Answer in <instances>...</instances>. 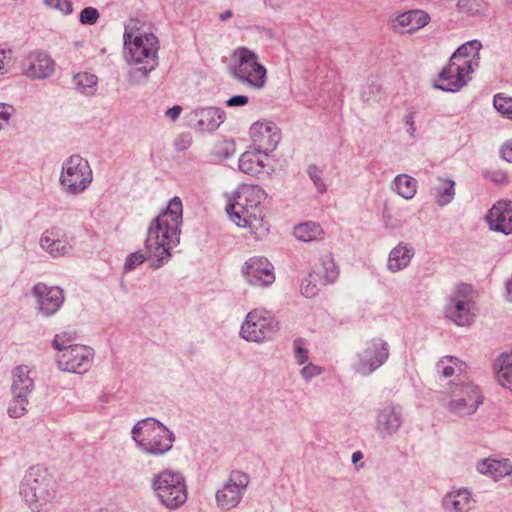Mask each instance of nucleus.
I'll list each match as a JSON object with an SVG mask.
<instances>
[{
    "mask_svg": "<svg viewBox=\"0 0 512 512\" xmlns=\"http://www.w3.org/2000/svg\"><path fill=\"white\" fill-rule=\"evenodd\" d=\"M182 223L183 205L181 199L176 196L168 202L166 209L151 221L145 241L146 255L141 251L129 254L123 266L124 272L134 270L146 258L153 260L150 265L152 269H159L165 265L171 257V250L180 243Z\"/></svg>",
    "mask_w": 512,
    "mask_h": 512,
    "instance_id": "obj_1",
    "label": "nucleus"
},
{
    "mask_svg": "<svg viewBox=\"0 0 512 512\" xmlns=\"http://www.w3.org/2000/svg\"><path fill=\"white\" fill-rule=\"evenodd\" d=\"M138 21L130 19L125 25L123 41L131 66L128 81L132 85L147 82L150 73L158 66L159 41L153 33H142Z\"/></svg>",
    "mask_w": 512,
    "mask_h": 512,
    "instance_id": "obj_2",
    "label": "nucleus"
},
{
    "mask_svg": "<svg viewBox=\"0 0 512 512\" xmlns=\"http://www.w3.org/2000/svg\"><path fill=\"white\" fill-rule=\"evenodd\" d=\"M19 493L31 512H51L58 500L60 485L52 472L36 465L25 472Z\"/></svg>",
    "mask_w": 512,
    "mask_h": 512,
    "instance_id": "obj_3",
    "label": "nucleus"
},
{
    "mask_svg": "<svg viewBox=\"0 0 512 512\" xmlns=\"http://www.w3.org/2000/svg\"><path fill=\"white\" fill-rule=\"evenodd\" d=\"M266 197V192L260 186L242 184L227 204L226 212L238 227L249 228L256 234L259 229L265 228L263 201Z\"/></svg>",
    "mask_w": 512,
    "mask_h": 512,
    "instance_id": "obj_4",
    "label": "nucleus"
},
{
    "mask_svg": "<svg viewBox=\"0 0 512 512\" xmlns=\"http://www.w3.org/2000/svg\"><path fill=\"white\" fill-rule=\"evenodd\" d=\"M131 435L139 451L153 457L169 452L176 439L170 429L152 417L139 420L133 426Z\"/></svg>",
    "mask_w": 512,
    "mask_h": 512,
    "instance_id": "obj_5",
    "label": "nucleus"
},
{
    "mask_svg": "<svg viewBox=\"0 0 512 512\" xmlns=\"http://www.w3.org/2000/svg\"><path fill=\"white\" fill-rule=\"evenodd\" d=\"M151 488L158 502L168 510L182 507L188 498L185 477L178 471L165 469L151 479Z\"/></svg>",
    "mask_w": 512,
    "mask_h": 512,
    "instance_id": "obj_6",
    "label": "nucleus"
},
{
    "mask_svg": "<svg viewBox=\"0 0 512 512\" xmlns=\"http://www.w3.org/2000/svg\"><path fill=\"white\" fill-rule=\"evenodd\" d=\"M229 74L239 83L257 90L267 82L266 68L259 62L257 54L246 47H239L233 52Z\"/></svg>",
    "mask_w": 512,
    "mask_h": 512,
    "instance_id": "obj_7",
    "label": "nucleus"
},
{
    "mask_svg": "<svg viewBox=\"0 0 512 512\" xmlns=\"http://www.w3.org/2000/svg\"><path fill=\"white\" fill-rule=\"evenodd\" d=\"M484 400L481 387L474 382H451L444 400V408L454 416L468 417L477 413Z\"/></svg>",
    "mask_w": 512,
    "mask_h": 512,
    "instance_id": "obj_8",
    "label": "nucleus"
},
{
    "mask_svg": "<svg viewBox=\"0 0 512 512\" xmlns=\"http://www.w3.org/2000/svg\"><path fill=\"white\" fill-rule=\"evenodd\" d=\"M92 181L90 164L80 155H71L63 162L59 183L65 194L78 196L90 187Z\"/></svg>",
    "mask_w": 512,
    "mask_h": 512,
    "instance_id": "obj_9",
    "label": "nucleus"
},
{
    "mask_svg": "<svg viewBox=\"0 0 512 512\" xmlns=\"http://www.w3.org/2000/svg\"><path fill=\"white\" fill-rule=\"evenodd\" d=\"M279 323L275 316L263 308L248 312L241 324L239 335L247 342L257 344L272 340L278 333Z\"/></svg>",
    "mask_w": 512,
    "mask_h": 512,
    "instance_id": "obj_10",
    "label": "nucleus"
},
{
    "mask_svg": "<svg viewBox=\"0 0 512 512\" xmlns=\"http://www.w3.org/2000/svg\"><path fill=\"white\" fill-rule=\"evenodd\" d=\"M475 292L469 284H459L445 305V316L457 326H469L476 316Z\"/></svg>",
    "mask_w": 512,
    "mask_h": 512,
    "instance_id": "obj_11",
    "label": "nucleus"
},
{
    "mask_svg": "<svg viewBox=\"0 0 512 512\" xmlns=\"http://www.w3.org/2000/svg\"><path fill=\"white\" fill-rule=\"evenodd\" d=\"M389 354V344L381 338H373L356 354L352 369L361 376H369L386 363Z\"/></svg>",
    "mask_w": 512,
    "mask_h": 512,
    "instance_id": "obj_12",
    "label": "nucleus"
},
{
    "mask_svg": "<svg viewBox=\"0 0 512 512\" xmlns=\"http://www.w3.org/2000/svg\"><path fill=\"white\" fill-rule=\"evenodd\" d=\"M250 476L242 471L234 470L228 479L216 490L215 500L217 507L229 511L237 507L247 491Z\"/></svg>",
    "mask_w": 512,
    "mask_h": 512,
    "instance_id": "obj_13",
    "label": "nucleus"
},
{
    "mask_svg": "<svg viewBox=\"0 0 512 512\" xmlns=\"http://www.w3.org/2000/svg\"><path fill=\"white\" fill-rule=\"evenodd\" d=\"M476 68L467 61H458L450 57L448 64L439 73L441 83L434 84L435 89L446 92H457L471 80Z\"/></svg>",
    "mask_w": 512,
    "mask_h": 512,
    "instance_id": "obj_14",
    "label": "nucleus"
},
{
    "mask_svg": "<svg viewBox=\"0 0 512 512\" xmlns=\"http://www.w3.org/2000/svg\"><path fill=\"white\" fill-rule=\"evenodd\" d=\"M55 358L60 371L84 374L92 366L94 350L88 346L77 344L64 350L63 353H57Z\"/></svg>",
    "mask_w": 512,
    "mask_h": 512,
    "instance_id": "obj_15",
    "label": "nucleus"
},
{
    "mask_svg": "<svg viewBox=\"0 0 512 512\" xmlns=\"http://www.w3.org/2000/svg\"><path fill=\"white\" fill-rule=\"evenodd\" d=\"M31 295L37 312L46 318L55 315L65 301L64 291L60 287L48 286L42 282L33 286Z\"/></svg>",
    "mask_w": 512,
    "mask_h": 512,
    "instance_id": "obj_16",
    "label": "nucleus"
},
{
    "mask_svg": "<svg viewBox=\"0 0 512 512\" xmlns=\"http://www.w3.org/2000/svg\"><path fill=\"white\" fill-rule=\"evenodd\" d=\"M241 273L245 281L255 287H267L275 281L273 265L262 256L249 258L243 264Z\"/></svg>",
    "mask_w": 512,
    "mask_h": 512,
    "instance_id": "obj_17",
    "label": "nucleus"
},
{
    "mask_svg": "<svg viewBox=\"0 0 512 512\" xmlns=\"http://www.w3.org/2000/svg\"><path fill=\"white\" fill-rule=\"evenodd\" d=\"M404 422L401 406L387 404L376 415L375 430L382 438H391L399 432Z\"/></svg>",
    "mask_w": 512,
    "mask_h": 512,
    "instance_id": "obj_18",
    "label": "nucleus"
},
{
    "mask_svg": "<svg viewBox=\"0 0 512 512\" xmlns=\"http://www.w3.org/2000/svg\"><path fill=\"white\" fill-rule=\"evenodd\" d=\"M430 15L421 9L408 10L390 18L394 31L401 34L413 35L429 24Z\"/></svg>",
    "mask_w": 512,
    "mask_h": 512,
    "instance_id": "obj_19",
    "label": "nucleus"
},
{
    "mask_svg": "<svg viewBox=\"0 0 512 512\" xmlns=\"http://www.w3.org/2000/svg\"><path fill=\"white\" fill-rule=\"evenodd\" d=\"M256 150L267 156L280 142V130L273 123L256 122L250 128Z\"/></svg>",
    "mask_w": 512,
    "mask_h": 512,
    "instance_id": "obj_20",
    "label": "nucleus"
},
{
    "mask_svg": "<svg viewBox=\"0 0 512 512\" xmlns=\"http://www.w3.org/2000/svg\"><path fill=\"white\" fill-rule=\"evenodd\" d=\"M225 118V111L214 106L196 108L188 116L190 124L199 132L217 130Z\"/></svg>",
    "mask_w": 512,
    "mask_h": 512,
    "instance_id": "obj_21",
    "label": "nucleus"
},
{
    "mask_svg": "<svg viewBox=\"0 0 512 512\" xmlns=\"http://www.w3.org/2000/svg\"><path fill=\"white\" fill-rule=\"evenodd\" d=\"M40 248L53 258L67 255L71 249V244L66 233L60 228H50L45 230L39 239Z\"/></svg>",
    "mask_w": 512,
    "mask_h": 512,
    "instance_id": "obj_22",
    "label": "nucleus"
},
{
    "mask_svg": "<svg viewBox=\"0 0 512 512\" xmlns=\"http://www.w3.org/2000/svg\"><path fill=\"white\" fill-rule=\"evenodd\" d=\"M23 73L33 79L50 77L54 72V62L50 56L41 52L30 53L22 63Z\"/></svg>",
    "mask_w": 512,
    "mask_h": 512,
    "instance_id": "obj_23",
    "label": "nucleus"
},
{
    "mask_svg": "<svg viewBox=\"0 0 512 512\" xmlns=\"http://www.w3.org/2000/svg\"><path fill=\"white\" fill-rule=\"evenodd\" d=\"M486 219L491 229L505 235L512 233V202L499 201L488 212Z\"/></svg>",
    "mask_w": 512,
    "mask_h": 512,
    "instance_id": "obj_24",
    "label": "nucleus"
},
{
    "mask_svg": "<svg viewBox=\"0 0 512 512\" xmlns=\"http://www.w3.org/2000/svg\"><path fill=\"white\" fill-rule=\"evenodd\" d=\"M36 373L28 365L15 366L11 371V393L30 396L35 390Z\"/></svg>",
    "mask_w": 512,
    "mask_h": 512,
    "instance_id": "obj_25",
    "label": "nucleus"
},
{
    "mask_svg": "<svg viewBox=\"0 0 512 512\" xmlns=\"http://www.w3.org/2000/svg\"><path fill=\"white\" fill-rule=\"evenodd\" d=\"M415 256V248L410 243L400 241L394 246L387 258L386 268L391 273H398L408 268Z\"/></svg>",
    "mask_w": 512,
    "mask_h": 512,
    "instance_id": "obj_26",
    "label": "nucleus"
},
{
    "mask_svg": "<svg viewBox=\"0 0 512 512\" xmlns=\"http://www.w3.org/2000/svg\"><path fill=\"white\" fill-rule=\"evenodd\" d=\"M476 470L480 474L498 481L511 475L512 464L508 458L490 456L479 460L476 464Z\"/></svg>",
    "mask_w": 512,
    "mask_h": 512,
    "instance_id": "obj_27",
    "label": "nucleus"
},
{
    "mask_svg": "<svg viewBox=\"0 0 512 512\" xmlns=\"http://www.w3.org/2000/svg\"><path fill=\"white\" fill-rule=\"evenodd\" d=\"M473 503L472 493L466 488L452 490L442 499V507L445 512H469Z\"/></svg>",
    "mask_w": 512,
    "mask_h": 512,
    "instance_id": "obj_28",
    "label": "nucleus"
},
{
    "mask_svg": "<svg viewBox=\"0 0 512 512\" xmlns=\"http://www.w3.org/2000/svg\"><path fill=\"white\" fill-rule=\"evenodd\" d=\"M456 183L450 178L437 176L430 186V195L439 207L449 205L455 198Z\"/></svg>",
    "mask_w": 512,
    "mask_h": 512,
    "instance_id": "obj_29",
    "label": "nucleus"
},
{
    "mask_svg": "<svg viewBox=\"0 0 512 512\" xmlns=\"http://www.w3.org/2000/svg\"><path fill=\"white\" fill-rule=\"evenodd\" d=\"M493 370L497 383L512 390V349L503 351L495 358Z\"/></svg>",
    "mask_w": 512,
    "mask_h": 512,
    "instance_id": "obj_30",
    "label": "nucleus"
},
{
    "mask_svg": "<svg viewBox=\"0 0 512 512\" xmlns=\"http://www.w3.org/2000/svg\"><path fill=\"white\" fill-rule=\"evenodd\" d=\"M482 44L479 40H470L461 45L451 56L454 60L467 61L473 65L474 68H478L480 63V50Z\"/></svg>",
    "mask_w": 512,
    "mask_h": 512,
    "instance_id": "obj_31",
    "label": "nucleus"
},
{
    "mask_svg": "<svg viewBox=\"0 0 512 512\" xmlns=\"http://www.w3.org/2000/svg\"><path fill=\"white\" fill-rule=\"evenodd\" d=\"M263 157H265L263 153L256 149L248 150L241 154L239 158V169L246 174L257 175L265 167Z\"/></svg>",
    "mask_w": 512,
    "mask_h": 512,
    "instance_id": "obj_32",
    "label": "nucleus"
},
{
    "mask_svg": "<svg viewBox=\"0 0 512 512\" xmlns=\"http://www.w3.org/2000/svg\"><path fill=\"white\" fill-rule=\"evenodd\" d=\"M417 187L418 182L415 178L407 174H399L394 178L391 189L402 198L411 200L416 195Z\"/></svg>",
    "mask_w": 512,
    "mask_h": 512,
    "instance_id": "obj_33",
    "label": "nucleus"
},
{
    "mask_svg": "<svg viewBox=\"0 0 512 512\" xmlns=\"http://www.w3.org/2000/svg\"><path fill=\"white\" fill-rule=\"evenodd\" d=\"M437 372L445 378L460 376L466 370V364L456 357L445 356L436 364Z\"/></svg>",
    "mask_w": 512,
    "mask_h": 512,
    "instance_id": "obj_34",
    "label": "nucleus"
},
{
    "mask_svg": "<svg viewBox=\"0 0 512 512\" xmlns=\"http://www.w3.org/2000/svg\"><path fill=\"white\" fill-rule=\"evenodd\" d=\"M323 229L316 222H305L294 227L295 238L302 242H311L322 238Z\"/></svg>",
    "mask_w": 512,
    "mask_h": 512,
    "instance_id": "obj_35",
    "label": "nucleus"
},
{
    "mask_svg": "<svg viewBox=\"0 0 512 512\" xmlns=\"http://www.w3.org/2000/svg\"><path fill=\"white\" fill-rule=\"evenodd\" d=\"M312 271L320 273L322 279L329 285L333 284L338 276L339 269L335 264L334 258L331 254H325L320 259V265L315 267Z\"/></svg>",
    "mask_w": 512,
    "mask_h": 512,
    "instance_id": "obj_36",
    "label": "nucleus"
},
{
    "mask_svg": "<svg viewBox=\"0 0 512 512\" xmlns=\"http://www.w3.org/2000/svg\"><path fill=\"white\" fill-rule=\"evenodd\" d=\"M328 284L322 279L320 273L311 271L301 283V293L306 298H313Z\"/></svg>",
    "mask_w": 512,
    "mask_h": 512,
    "instance_id": "obj_37",
    "label": "nucleus"
},
{
    "mask_svg": "<svg viewBox=\"0 0 512 512\" xmlns=\"http://www.w3.org/2000/svg\"><path fill=\"white\" fill-rule=\"evenodd\" d=\"M98 79L94 74L81 72L73 77L76 90L86 96H92L97 90Z\"/></svg>",
    "mask_w": 512,
    "mask_h": 512,
    "instance_id": "obj_38",
    "label": "nucleus"
},
{
    "mask_svg": "<svg viewBox=\"0 0 512 512\" xmlns=\"http://www.w3.org/2000/svg\"><path fill=\"white\" fill-rule=\"evenodd\" d=\"M12 398L8 403L7 414L10 418H21L28 413L29 396L11 393Z\"/></svg>",
    "mask_w": 512,
    "mask_h": 512,
    "instance_id": "obj_39",
    "label": "nucleus"
},
{
    "mask_svg": "<svg viewBox=\"0 0 512 512\" xmlns=\"http://www.w3.org/2000/svg\"><path fill=\"white\" fill-rule=\"evenodd\" d=\"M456 9L467 16H482L486 13L488 4L485 0H458Z\"/></svg>",
    "mask_w": 512,
    "mask_h": 512,
    "instance_id": "obj_40",
    "label": "nucleus"
},
{
    "mask_svg": "<svg viewBox=\"0 0 512 512\" xmlns=\"http://www.w3.org/2000/svg\"><path fill=\"white\" fill-rule=\"evenodd\" d=\"M493 106L502 117L512 121V96L505 93L495 94Z\"/></svg>",
    "mask_w": 512,
    "mask_h": 512,
    "instance_id": "obj_41",
    "label": "nucleus"
},
{
    "mask_svg": "<svg viewBox=\"0 0 512 512\" xmlns=\"http://www.w3.org/2000/svg\"><path fill=\"white\" fill-rule=\"evenodd\" d=\"M293 352H294V359L295 362L299 366H304L307 363H310L309 361V351L304 347V343L302 339H296L293 342Z\"/></svg>",
    "mask_w": 512,
    "mask_h": 512,
    "instance_id": "obj_42",
    "label": "nucleus"
},
{
    "mask_svg": "<svg viewBox=\"0 0 512 512\" xmlns=\"http://www.w3.org/2000/svg\"><path fill=\"white\" fill-rule=\"evenodd\" d=\"M323 373L324 368L312 362L302 366V368L299 370V374L305 382H310L312 379L322 375Z\"/></svg>",
    "mask_w": 512,
    "mask_h": 512,
    "instance_id": "obj_43",
    "label": "nucleus"
},
{
    "mask_svg": "<svg viewBox=\"0 0 512 512\" xmlns=\"http://www.w3.org/2000/svg\"><path fill=\"white\" fill-rule=\"evenodd\" d=\"M47 8L57 10L63 15H70L73 12V3L70 0H43Z\"/></svg>",
    "mask_w": 512,
    "mask_h": 512,
    "instance_id": "obj_44",
    "label": "nucleus"
},
{
    "mask_svg": "<svg viewBox=\"0 0 512 512\" xmlns=\"http://www.w3.org/2000/svg\"><path fill=\"white\" fill-rule=\"evenodd\" d=\"M72 337L67 332L56 334L51 342L52 347L57 350V353H63L64 350L73 347L71 344Z\"/></svg>",
    "mask_w": 512,
    "mask_h": 512,
    "instance_id": "obj_45",
    "label": "nucleus"
},
{
    "mask_svg": "<svg viewBox=\"0 0 512 512\" xmlns=\"http://www.w3.org/2000/svg\"><path fill=\"white\" fill-rule=\"evenodd\" d=\"M99 17V11L96 8L89 6L81 11L79 21L83 25H93L97 22Z\"/></svg>",
    "mask_w": 512,
    "mask_h": 512,
    "instance_id": "obj_46",
    "label": "nucleus"
},
{
    "mask_svg": "<svg viewBox=\"0 0 512 512\" xmlns=\"http://www.w3.org/2000/svg\"><path fill=\"white\" fill-rule=\"evenodd\" d=\"M307 173H308L310 179L313 181L314 185L316 186L318 192H320L321 194L325 193L327 188L321 178L320 169L314 165H311L308 167Z\"/></svg>",
    "mask_w": 512,
    "mask_h": 512,
    "instance_id": "obj_47",
    "label": "nucleus"
},
{
    "mask_svg": "<svg viewBox=\"0 0 512 512\" xmlns=\"http://www.w3.org/2000/svg\"><path fill=\"white\" fill-rule=\"evenodd\" d=\"M15 114V109L12 105L0 103V130L9 125L10 119Z\"/></svg>",
    "mask_w": 512,
    "mask_h": 512,
    "instance_id": "obj_48",
    "label": "nucleus"
},
{
    "mask_svg": "<svg viewBox=\"0 0 512 512\" xmlns=\"http://www.w3.org/2000/svg\"><path fill=\"white\" fill-rule=\"evenodd\" d=\"M12 51L10 49L0 47V74L7 73L11 68Z\"/></svg>",
    "mask_w": 512,
    "mask_h": 512,
    "instance_id": "obj_49",
    "label": "nucleus"
},
{
    "mask_svg": "<svg viewBox=\"0 0 512 512\" xmlns=\"http://www.w3.org/2000/svg\"><path fill=\"white\" fill-rule=\"evenodd\" d=\"M249 99L246 95H234L226 101L228 107H243L247 105Z\"/></svg>",
    "mask_w": 512,
    "mask_h": 512,
    "instance_id": "obj_50",
    "label": "nucleus"
},
{
    "mask_svg": "<svg viewBox=\"0 0 512 512\" xmlns=\"http://www.w3.org/2000/svg\"><path fill=\"white\" fill-rule=\"evenodd\" d=\"M500 156L503 160L512 163V139L501 146Z\"/></svg>",
    "mask_w": 512,
    "mask_h": 512,
    "instance_id": "obj_51",
    "label": "nucleus"
},
{
    "mask_svg": "<svg viewBox=\"0 0 512 512\" xmlns=\"http://www.w3.org/2000/svg\"><path fill=\"white\" fill-rule=\"evenodd\" d=\"M182 107L179 105H174L173 107L169 108L165 115L171 119L172 121H175L181 114Z\"/></svg>",
    "mask_w": 512,
    "mask_h": 512,
    "instance_id": "obj_52",
    "label": "nucleus"
},
{
    "mask_svg": "<svg viewBox=\"0 0 512 512\" xmlns=\"http://www.w3.org/2000/svg\"><path fill=\"white\" fill-rule=\"evenodd\" d=\"M265 6L271 9H281L285 5V0H263Z\"/></svg>",
    "mask_w": 512,
    "mask_h": 512,
    "instance_id": "obj_53",
    "label": "nucleus"
},
{
    "mask_svg": "<svg viewBox=\"0 0 512 512\" xmlns=\"http://www.w3.org/2000/svg\"><path fill=\"white\" fill-rule=\"evenodd\" d=\"M405 123L408 125L407 133L410 136H414V133L416 131L415 128V122H414V116L413 114H409L405 117Z\"/></svg>",
    "mask_w": 512,
    "mask_h": 512,
    "instance_id": "obj_54",
    "label": "nucleus"
},
{
    "mask_svg": "<svg viewBox=\"0 0 512 512\" xmlns=\"http://www.w3.org/2000/svg\"><path fill=\"white\" fill-rule=\"evenodd\" d=\"M179 141H181V144H183V145L180 146L179 142L177 141L176 146L178 147V149H185L186 147H188L190 145L191 137L189 135H183L180 137Z\"/></svg>",
    "mask_w": 512,
    "mask_h": 512,
    "instance_id": "obj_55",
    "label": "nucleus"
},
{
    "mask_svg": "<svg viewBox=\"0 0 512 512\" xmlns=\"http://www.w3.org/2000/svg\"><path fill=\"white\" fill-rule=\"evenodd\" d=\"M369 88H370V92L369 93H366L365 91H363L361 93V98H362L363 101L371 100L372 99V95L371 94L374 92V90L378 91V88L376 86L372 85Z\"/></svg>",
    "mask_w": 512,
    "mask_h": 512,
    "instance_id": "obj_56",
    "label": "nucleus"
},
{
    "mask_svg": "<svg viewBox=\"0 0 512 512\" xmlns=\"http://www.w3.org/2000/svg\"><path fill=\"white\" fill-rule=\"evenodd\" d=\"M384 223L387 228H395L396 226L392 224V215L389 213H383Z\"/></svg>",
    "mask_w": 512,
    "mask_h": 512,
    "instance_id": "obj_57",
    "label": "nucleus"
},
{
    "mask_svg": "<svg viewBox=\"0 0 512 512\" xmlns=\"http://www.w3.org/2000/svg\"><path fill=\"white\" fill-rule=\"evenodd\" d=\"M233 16V12L231 10H225L219 14L220 21H226Z\"/></svg>",
    "mask_w": 512,
    "mask_h": 512,
    "instance_id": "obj_58",
    "label": "nucleus"
},
{
    "mask_svg": "<svg viewBox=\"0 0 512 512\" xmlns=\"http://www.w3.org/2000/svg\"><path fill=\"white\" fill-rule=\"evenodd\" d=\"M363 458V455L360 451H356L352 454L351 460L352 463L356 464L358 461H360Z\"/></svg>",
    "mask_w": 512,
    "mask_h": 512,
    "instance_id": "obj_59",
    "label": "nucleus"
},
{
    "mask_svg": "<svg viewBox=\"0 0 512 512\" xmlns=\"http://www.w3.org/2000/svg\"><path fill=\"white\" fill-rule=\"evenodd\" d=\"M510 482H511V485H512V472H511V475H510Z\"/></svg>",
    "mask_w": 512,
    "mask_h": 512,
    "instance_id": "obj_60",
    "label": "nucleus"
}]
</instances>
